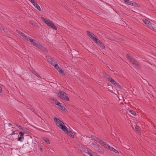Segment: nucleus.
Here are the masks:
<instances>
[{
	"label": "nucleus",
	"mask_w": 156,
	"mask_h": 156,
	"mask_svg": "<svg viewBox=\"0 0 156 156\" xmlns=\"http://www.w3.org/2000/svg\"><path fill=\"white\" fill-rule=\"evenodd\" d=\"M54 121L56 125L60 128L63 131L66 133L69 136L72 138L74 137L73 133L68 129L65 126L64 123L58 118L55 117Z\"/></svg>",
	"instance_id": "f257e3e1"
},
{
	"label": "nucleus",
	"mask_w": 156,
	"mask_h": 156,
	"mask_svg": "<svg viewBox=\"0 0 156 156\" xmlns=\"http://www.w3.org/2000/svg\"><path fill=\"white\" fill-rule=\"evenodd\" d=\"M57 95L60 99L65 101H69V98L66 94L63 91L60 90L57 94Z\"/></svg>",
	"instance_id": "f03ea898"
},
{
	"label": "nucleus",
	"mask_w": 156,
	"mask_h": 156,
	"mask_svg": "<svg viewBox=\"0 0 156 156\" xmlns=\"http://www.w3.org/2000/svg\"><path fill=\"white\" fill-rule=\"evenodd\" d=\"M27 41H30L31 44L37 48L39 47V46L40 43L35 39H32L31 37H29L28 39H27Z\"/></svg>",
	"instance_id": "7ed1b4c3"
},
{
	"label": "nucleus",
	"mask_w": 156,
	"mask_h": 156,
	"mask_svg": "<svg viewBox=\"0 0 156 156\" xmlns=\"http://www.w3.org/2000/svg\"><path fill=\"white\" fill-rule=\"evenodd\" d=\"M14 124L16 125L20 130H22L24 132V133H28L29 132V130L27 128L23 127L22 126L15 123H14Z\"/></svg>",
	"instance_id": "20e7f679"
},
{
	"label": "nucleus",
	"mask_w": 156,
	"mask_h": 156,
	"mask_svg": "<svg viewBox=\"0 0 156 156\" xmlns=\"http://www.w3.org/2000/svg\"><path fill=\"white\" fill-rule=\"evenodd\" d=\"M131 64H132L134 65L136 67H138L139 66V64L137 62L136 60H135L134 58H133L130 61Z\"/></svg>",
	"instance_id": "39448f33"
},
{
	"label": "nucleus",
	"mask_w": 156,
	"mask_h": 156,
	"mask_svg": "<svg viewBox=\"0 0 156 156\" xmlns=\"http://www.w3.org/2000/svg\"><path fill=\"white\" fill-rule=\"evenodd\" d=\"M55 68L57 69V70L62 75H64V73L63 70L61 69V68L58 65L56 66H55Z\"/></svg>",
	"instance_id": "423d86ee"
},
{
	"label": "nucleus",
	"mask_w": 156,
	"mask_h": 156,
	"mask_svg": "<svg viewBox=\"0 0 156 156\" xmlns=\"http://www.w3.org/2000/svg\"><path fill=\"white\" fill-rule=\"evenodd\" d=\"M143 22L145 23L148 27H150L151 26V23L148 20L144 19L143 20Z\"/></svg>",
	"instance_id": "0eeeda50"
},
{
	"label": "nucleus",
	"mask_w": 156,
	"mask_h": 156,
	"mask_svg": "<svg viewBox=\"0 0 156 156\" xmlns=\"http://www.w3.org/2000/svg\"><path fill=\"white\" fill-rule=\"evenodd\" d=\"M16 31L20 35H21L25 39H26L27 41V39L29 37H27L22 32H20V31L16 30Z\"/></svg>",
	"instance_id": "6e6552de"
},
{
	"label": "nucleus",
	"mask_w": 156,
	"mask_h": 156,
	"mask_svg": "<svg viewBox=\"0 0 156 156\" xmlns=\"http://www.w3.org/2000/svg\"><path fill=\"white\" fill-rule=\"evenodd\" d=\"M93 139L95 141H96L101 145L102 144H103V143H104V142L102 140L99 139L97 137H93Z\"/></svg>",
	"instance_id": "1a4fd4ad"
},
{
	"label": "nucleus",
	"mask_w": 156,
	"mask_h": 156,
	"mask_svg": "<svg viewBox=\"0 0 156 156\" xmlns=\"http://www.w3.org/2000/svg\"><path fill=\"white\" fill-rule=\"evenodd\" d=\"M39 47H38V48L40 49L41 50L44 51H45L46 52H48V50L46 49V48H45L44 47L42 46V44H40Z\"/></svg>",
	"instance_id": "9d476101"
},
{
	"label": "nucleus",
	"mask_w": 156,
	"mask_h": 156,
	"mask_svg": "<svg viewBox=\"0 0 156 156\" xmlns=\"http://www.w3.org/2000/svg\"><path fill=\"white\" fill-rule=\"evenodd\" d=\"M83 151L86 153L88 154L90 156H94V155L92 154L90 152L88 149L84 148H83Z\"/></svg>",
	"instance_id": "9b49d317"
},
{
	"label": "nucleus",
	"mask_w": 156,
	"mask_h": 156,
	"mask_svg": "<svg viewBox=\"0 0 156 156\" xmlns=\"http://www.w3.org/2000/svg\"><path fill=\"white\" fill-rule=\"evenodd\" d=\"M102 76L104 78H105L108 80L109 79V78L111 77L109 75L106 74L104 72L102 74Z\"/></svg>",
	"instance_id": "f8f14e48"
},
{
	"label": "nucleus",
	"mask_w": 156,
	"mask_h": 156,
	"mask_svg": "<svg viewBox=\"0 0 156 156\" xmlns=\"http://www.w3.org/2000/svg\"><path fill=\"white\" fill-rule=\"evenodd\" d=\"M45 57L48 62L50 63L52 61H53V59L49 56H46Z\"/></svg>",
	"instance_id": "ddd939ff"
},
{
	"label": "nucleus",
	"mask_w": 156,
	"mask_h": 156,
	"mask_svg": "<svg viewBox=\"0 0 156 156\" xmlns=\"http://www.w3.org/2000/svg\"><path fill=\"white\" fill-rule=\"evenodd\" d=\"M101 145L104 146L105 147L107 148H108L109 149H110V146L108 144H106L105 142H104V143H103Z\"/></svg>",
	"instance_id": "4468645a"
},
{
	"label": "nucleus",
	"mask_w": 156,
	"mask_h": 156,
	"mask_svg": "<svg viewBox=\"0 0 156 156\" xmlns=\"http://www.w3.org/2000/svg\"><path fill=\"white\" fill-rule=\"evenodd\" d=\"M97 150L100 152H104V150L102 149L100 146L99 145L98 147L96 148Z\"/></svg>",
	"instance_id": "2eb2a0df"
},
{
	"label": "nucleus",
	"mask_w": 156,
	"mask_h": 156,
	"mask_svg": "<svg viewBox=\"0 0 156 156\" xmlns=\"http://www.w3.org/2000/svg\"><path fill=\"white\" fill-rule=\"evenodd\" d=\"M108 81L110 82L111 83L114 84L116 82V81L113 80L112 77L111 76L109 79L108 80Z\"/></svg>",
	"instance_id": "dca6fc26"
},
{
	"label": "nucleus",
	"mask_w": 156,
	"mask_h": 156,
	"mask_svg": "<svg viewBox=\"0 0 156 156\" xmlns=\"http://www.w3.org/2000/svg\"><path fill=\"white\" fill-rule=\"evenodd\" d=\"M99 46H100V47L102 49H105V47L104 46V45L103 44L102 42L100 41V42L98 43V44Z\"/></svg>",
	"instance_id": "f3484780"
},
{
	"label": "nucleus",
	"mask_w": 156,
	"mask_h": 156,
	"mask_svg": "<svg viewBox=\"0 0 156 156\" xmlns=\"http://www.w3.org/2000/svg\"><path fill=\"white\" fill-rule=\"evenodd\" d=\"M53 66H54V67L55 66H58V64L57 63V62L53 60V61H52L50 63Z\"/></svg>",
	"instance_id": "a211bd4d"
},
{
	"label": "nucleus",
	"mask_w": 156,
	"mask_h": 156,
	"mask_svg": "<svg viewBox=\"0 0 156 156\" xmlns=\"http://www.w3.org/2000/svg\"><path fill=\"white\" fill-rule=\"evenodd\" d=\"M34 6L39 11H41V9L40 8V6L38 5L37 3H36Z\"/></svg>",
	"instance_id": "6ab92c4d"
},
{
	"label": "nucleus",
	"mask_w": 156,
	"mask_h": 156,
	"mask_svg": "<svg viewBox=\"0 0 156 156\" xmlns=\"http://www.w3.org/2000/svg\"><path fill=\"white\" fill-rule=\"evenodd\" d=\"M93 40V41L97 44H98L101 41H100L96 37Z\"/></svg>",
	"instance_id": "aec40b11"
},
{
	"label": "nucleus",
	"mask_w": 156,
	"mask_h": 156,
	"mask_svg": "<svg viewBox=\"0 0 156 156\" xmlns=\"http://www.w3.org/2000/svg\"><path fill=\"white\" fill-rule=\"evenodd\" d=\"M109 150L111 151H113L115 153L119 154V152L117 150H116L115 148H113V147H110Z\"/></svg>",
	"instance_id": "412c9836"
},
{
	"label": "nucleus",
	"mask_w": 156,
	"mask_h": 156,
	"mask_svg": "<svg viewBox=\"0 0 156 156\" xmlns=\"http://www.w3.org/2000/svg\"><path fill=\"white\" fill-rule=\"evenodd\" d=\"M62 104H61V105H59L58 106V107L59 108H61L62 110L63 111H65L66 110V108L64 106L62 105Z\"/></svg>",
	"instance_id": "4be33fe9"
},
{
	"label": "nucleus",
	"mask_w": 156,
	"mask_h": 156,
	"mask_svg": "<svg viewBox=\"0 0 156 156\" xmlns=\"http://www.w3.org/2000/svg\"><path fill=\"white\" fill-rule=\"evenodd\" d=\"M115 86L117 87L119 89H121V86L116 81L115 83L114 84Z\"/></svg>",
	"instance_id": "5701e85b"
},
{
	"label": "nucleus",
	"mask_w": 156,
	"mask_h": 156,
	"mask_svg": "<svg viewBox=\"0 0 156 156\" xmlns=\"http://www.w3.org/2000/svg\"><path fill=\"white\" fill-rule=\"evenodd\" d=\"M14 134H16V135L17 137H19V135L18 134V133L16 131H13L12 133L10 134V135L11 136H12Z\"/></svg>",
	"instance_id": "b1692460"
},
{
	"label": "nucleus",
	"mask_w": 156,
	"mask_h": 156,
	"mask_svg": "<svg viewBox=\"0 0 156 156\" xmlns=\"http://www.w3.org/2000/svg\"><path fill=\"white\" fill-rule=\"evenodd\" d=\"M50 27L54 29L55 30H56L57 29V28L56 26L53 23H52V24L50 25Z\"/></svg>",
	"instance_id": "393cba45"
},
{
	"label": "nucleus",
	"mask_w": 156,
	"mask_h": 156,
	"mask_svg": "<svg viewBox=\"0 0 156 156\" xmlns=\"http://www.w3.org/2000/svg\"><path fill=\"white\" fill-rule=\"evenodd\" d=\"M18 137V141H21V142H22L23 141V140L24 139V137H21V136H20V137Z\"/></svg>",
	"instance_id": "a878e982"
},
{
	"label": "nucleus",
	"mask_w": 156,
	"mask_h": 156,
	"mask_svg": "<svg viewBox=\"0 0 156 156\" xmlns=\"http://www.w3.org/2000/svg\"><path fill=\"white\" fill-rule=\"evenodd\" d=\"M125 3L128 5H130L131 4V1L129 0H124Z\"/></svg>",
	"instance_id": "bb28decb"
},
{
	"label": "nucleus",
	"mask_w": 156,
	"mask_h": 156,
	"mask_svg": "<svg viewBox=\"0 0 156 156\" xmlns=\"http://www.w3.org/2000/svg\"><path fill=\"white\" fill-rule=\"evenodd\" d=\"M32 73L34 74L36 76H37L39 78H40V79L41 78V77L38 74H37L36 73V72H33Z\"/></svg>",
	"instance_id": "cd10ccee"
},
{
	"label": "nucleus",
	"mask_w": 156,
	"mask_h": 156,
	"mask_svg": "<svg viewBox=\"0 0 156 156\" xmlns=\"http://www.w3.org/2000/svg\"><path fill=\"white\" fill-rule=\"evenodd\" d=\"M129 112L131 113V114H132L134 116H136V112L133 111V110H129Z\"/></svg>",
	"instance_id": "c85d7f7f"
},
{
	"label": "nucleus",
	"mask_w": 156,
	"mask_h": 156,
	"mask_svg": "<svg viewBox=\"0 0 156 156\" xmlns=\"http://www.w3.org/2000/svg\"><path fill=\"white\" fill-rule=\"evenodd\" d=\"M126 57L130 61L133 58H132L131 57L130 55L128 54H126Z\"/></svg>",
	"instance_id": "c756f323"
},
{
	"label": "nucleus",
	"mask_w": 156,
	"mask_h": 156,
	"mask_svg": "<svg viewBox=\"0 0 156 156\" xmlns=\"http://www.w3.org/2000/svg\"><path fill=\"white\" fill-rule=\"evenodd\" d=\"M52 23L51 21L49 20L48 21V22H47V23H46V24H47V25L49 27H50V25H51Z\"/></svg>",
	"instance_id": "7c9ffc66"
},
{
	"label": "nucleus",
	"mask_w": 156,
	"mask_h": 156,
	"mask_svg": "<svg viewBox=\"0 0 156 156\" xmlns=\"http://www.w3.org/2000/svg\"><path fill=\"white\" fill-rule=\"evenodd\" d=\"M134 126L137 132H138L139 130V126L136 125H135Z\"/></svg>",
	"instance_id": "2f4dec72"
},
{
	"label": "nucleus",
	"mask_w": 156,
	"mask_h": 156,
	"mask_svg": "<svg viewBox=\"0 0 156 156\" xmlns=\"http://www.w3.org/2000/svg\"><path fill=\"white\" fill-rule=\"evenodd\" d=\"M23 133V132H20V133H19V134H20V136H21V137H24L23 136L24 135V133Z\"/></svg>",
	"instance_id": "473e14b6"
},
{
	"label": "nucleus",
	"mask_w": 156,
	"mask_h": 156,
	"mask_svg": "<svg viewBox=\"0 0 156 156\" xmlns=\"http://www.w3.org/2000/svg\"><path fill=\"white\" fill-rule=\"evenodd\" d=\"M87 35L88 36H89L90 37L91 36V35H92L93 34L90 33L89 31H87Z\"/></svg>",
	"instance_id": "72a5a7b5"
},
{
	"label": "nucleus",
	"mask_w": 156,
	"mask_h": 156,
	"mask_svg": "<svg viewBox=\"0 0 156 156\" xmlns=\"http://www.w3.org/2000/svg\"><path fill=\"white\" fill-rule=\"evenodd\" d=\"M96 37V36L94 34H93L92 35H91L90 38L92 40H94Z\"/></svg>",
	"instance_id": "f704fd0d"
},
{
	"label": "nucleus",
	"mask_w": 156,
	"mask_h": 156,
	"mask_svg": "<svg viewBox=\"0 0 156 156\" xmlns=\"http://www.w3.org/2000/svg\"><path fill=\"white\" fill-rule=\"evenodd\" d=\"M92 144L96 147V149L97 148V147H98L99 146V145L98 144L96 143H93Z\"/></svg>",
	"instance_id": "c9c22d12"
},
{
	"label": "nucleus",
	"mask_w": 156,
	"mask_h": 156,
	"mask_svg": "<svg viewBox=\"0 0 156 156\" xmlns=\"http://www.w3.org/2000/svg\"><path fill=\"white\" fill-rule=\"evenodd\" d=\"M31 3L33 5H34L35 3H37L36 2H35L34 0H30V1Z\"/></svg>",
	"instance_id": "e433bc0d"
},
{
	"label": "nucleus",
	"mask_w": 156,
	"mask_h": 156,
	"mask_svg": "<svg viewBox=\"0 0 156 156\" xmlns=\"http://www.w3.org/2000/svg\"><path fill=\"white\" fill-rule=\"evenodd\" d=\"M134 6L138 7L139 6V5L136 3L134 2Z\"/></svg>",
	"instance_id": "4c0bfd02"
},
{
	"label": "nucleus",
	"mask_w": 156,
	"mask_h": 156,
	"mask_svg": "<svg viewBox=\"0 0 156 156\" xmlns=\"http://www.w3.org/2000/svg\"><path fill=\"white\" fill-rule=\"evenodd\" d=\"M44 141L47 144H50L49 140L47 139H45L44 140Z\"/></svg>",
	"instance_id": "58836bf2"
},
{
	"label": "nucleus",
	"mask_w": 156,
	"mask_h": 156,
	"mask_svg": "<svg viewBox=\"0 0 156 156\" xmlns=\"http://www.w3.org/2000/svg\"><path fill=\"white\" fill-rule=\"evenodd\" d=\"M4 30H5L4 28H2V27L0 26V30L1 31H2Z\"/></svg>",
	"instance_id": "ea45409f"
},
{
	"label": "nucleus",
	"mask_w": 156,
	"mask_h": 156,
	"mask_svg": "<svg viewBox=\"0 0 156 156\" xmlns=\"http://www.w3.org/2000/svg\"><path fill=\"white\" fill-rule=\"evenodd\" d=\"M48 20H46V19H44V20H43V22H44L46 24V23H47V22H48Z\"/></svg>",
	"instance_id": "a19ab883"
},
{
	"label": "nucleus",
	"mask_w": 156,
	"mask_h": 156,
	"mask_svg": "<svg viewBox=\"0 0 156 156\" xmlns=\"http://www.w3.org/2000/svg\"><path fill=\"white\" fill-rule=\"evenodd\" d=\"M56 103V102H55V103ZM55 104H56V105H60L61 104V103H60L59 102H58H58H57V103H55Z\"/></svg>",
	"instance_id": "79ce46f5"
},
{
	"label": "nucleus",
	"mask_w": 156,
	"mask_h": 156,
	"mask_svg": "<svg viewBox=\"0 0 156 156\" xmlns=\"http://www.w3.org/2000/svg\"><path fill=\"white\" fill-rule=\"evenodd\" d=\"M41 19L43 21V20L45 19L43 17H41Z\"/></svg>",
	"instance_id": "37998d69"
},
{
	"label": "nucleus",
	"mask_w": 156,
	"mask_h": 156,
	"mask_svg": "<svg viewBox=\"0 0 156 156\" xmlns=\"http://www.w3.org/2000/svg\"><path fill=\"white\" fill-rule=\"evenodd\" d=\"M131 4L130 5H131L132 6H134V2L133 3L132 2H131Z\"/></svg>",
	"instance_id": "c03bdc74"
},
{
	"label": "nucleus",
	"mask_w": 156,
	"mask_h": 156,
	"mask_svg": "<svg viewBox=\"0 0 156 156\" xmlns=\"http://www.w3.org/2000/svg\"><path fill=\"white\" fill-rule=\"evenodd\" d=\"M2 91V89L1 87L0 86V93H1Z\"/></svg>",
	"instance_id": "a18cd8bd"
},
{
	"label": "nucleus",
	"mask_w": 156,
	"mask_h": 156,
	"mask_svg": "<svg viewBox=\"0 0 156 156\" xmlns=\"http://www.w3.org/2000/svg\"><path fill=\"white\" fill-rule=\"evenodd\" d=\"M8 126H9L10 127L11 126H12V125L11 123H9L8 124Z\"/></svg>",
	"instance_id": "49530a36"
},
{
	"label": "nucleus",
	"mask_w": 156,
	"mask_h": 156,
	"mask_svg": "<svg viewBox=\"0 0 156 156\" xmlns=\"http://www.w3.org/2000/svg\"><path fill=\"white\" fill-rule=\"evenodd\" d=\"M126 149H129V146H128L126 148Z\"/></svg>",
	"instance_id": "de8ad7c7"
},
{
	"label": "nucleus",
	"mask_w": 156,
	"mask_h": 156,
	"mask_svg": "<svg viewBox=\"0 0 156 156\" xmlns=\"http://www.w3.org/2000/svg\"><path fill=\"white\" fill-rule=\"evenodd\" d=\"M41 151H42V149L41 148H40Z\"/></svg>",
	"instance_id": "09e8293b"
},
{
	"label": "nucleus",
	"mask_w": 156,
	"mask_h": 156,
	"mask_svg": "<svg viewBox=\"0 0 156 156\" xmlns=\"http://www.w3.org/2000/svg\"><path fill=\"white\" fill-rule=\"evenodd\" d=\"M13 139H14H14H16V138L14 139V138H13Z\"/></svg>",
	"instance_id": "8fccbe9b"
}]
</instances>
